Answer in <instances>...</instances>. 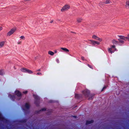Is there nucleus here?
I'll return each instance as SVG.
<instances>
[{"instance_id": "f257e3e1", "label": "nucleus", "mask_w": 129, "mask_h": 129, "mask_svg": "<svg viewBox=\"0 0 129 129\" xmlns=\"http://www.w3.org/2000/svg\"><path fill=\"white\" fill-rule=\"evenodd\" d=\"M116 50L115 46L114 45H111L110 47L108 48V52L111 53H113Z\"/></svg>"}, {"instance_id": "f03ea898", "label": "nucleus", "mask_w": 129, "mask_h": 129, "mask_svg": "<svg viewBox=\"0 0 129 129\" xmlns=\"http://www.w3.org/2000/svg\"><path fill=\"white\" fill-rule=\"evenodd\" d=\"M70 6L69 5H64L61 9V11L64 12L68 10L70 8Z\"/></svg>"}, {"instance_id": "7ed1b4c3", "label": "nucleus", "mask_w": 129, "mask_h": 129, "mask_svg": "<svg viewBox=\"0 0 129 129\" xmlns=\"http://www.w3.org/2000/svg\"><path fill=\"white\" fill-rule=\"evenodd\" d=\"M20 70L22 72L28 73L30 74H31L33 73L31 70L26 68H22Z\"/></svg>"}, {"instance_id": "20e7f679", "label": "nucleus", "mask_w": 129, "mask_h": 129, "mask_svg": "<svg viewBox=\"0 0 129 129\" xmlns=\"http://www.w3.org/2000/svg\"><path fill=\"white\" fill-rule=\"evenodd\" d=\"M16 30V29L15 28L12 29L7 33V36H10L11 35L13 34Z\"/></svg>"}, {"instance_id": "39448f33", "label": "nucleus", "mask_w": 129, "mask_h": 129, "mask_svg": "<svg viewBox=\"0 0 129 129\" xmlns=\"http://www.w3.org/2000/svg\"><path fill=\"white\" fill-rule=\"evenodd\" d=\"M89 92L88 90L86 89L83 91L82 93L85 97L86 98L89 96Z\"/></svg>"}, {"instance_id": "423d86ee", "label": "nucleus", "mask_w": 129, "mask_h": 129, "mask_svg": "<svg viewBox=\"0 0 129 129\" xmlns=\"http://www.w3.org/2000/svg\"><path fill=\"white\" fill-rule=\"evenodd\" d=\"M92 38L93 39L98 40L100 42H102L103 40L102 38L98 37L95 35H93L92 36Z\"/></svg>"}, {"instance_id": "0eeeda50", "label": "nucleus", "mask_w": 129, "mask_h": 129, "mask_svg": "<svg viewBox=\"0 0 129 129\" xmlns=\"http://www.w3.org/2000/svg\"><path fill=\"white\" fill-rule=\"evenodd\" d=\"M29 107V105L28 103H26L25 105L24 106L23 109L24 110H26L28 109Z\"/></svg>"}, {"instance_id": "6e6552de", "label": "nucleus", "mask_w": 129, "mask_h": 129, "mask_svg": "<svg viewBox=\"0 0 129 129\" xmlns=\"http://www.w3.org/2000/svg\"><path fill=\"white\" fill-rule=\"evenodd\" d=\"M90 41L91 42V44L93 45H94L95 44L99 45L100 44V43L98 42L92 40H90Z\"/></svg>"}, {"instance_id": "1a4fd4ad", "label": "nucleus", "mask_w": 129, "mask_h": 129, "mask_svg": "<svg viewBox=\"0 0 129 129\" xmlns=\"http://www.w3.org/2000/svg\"><path fill=\"white\" fill-rule=\"evenodd\" d=\"M15 94L18 97H20L21 95V93L18 91L16 90L15 91Z\"/></svg>"}, {"instance_id": "9d476101", "label": "nucleus", "mask_w": 129, "mask_h": 129, "mask_svg": "<svg viewBox=\"0 0 129 129\" xmlns=\"http://www.w3.org/2000/svg\"><path fill=\"white\" fill-rule=\"evenodd\" d=\"M60 49L66 53H68L69 51V50L68 49L62 47L60 48Z\"/></svg>"}, {"instance_id": "9b49d317", "label": "nucleus", "mask_w": 129, "mask_h": 129, "mask_svg": "<svg viewBox=\"0 0 129 129\" xmlns=\"http://www.w3.org/2000/svg\"><path fill=\"white\" fill-rule=\"evenodd\" d=\"M119 37L120 38V39H122L125 41L127 40V38L126 37H125L123 36H119Z\"/></svg>"}, {"instance_id": "f8f14e48", "label": "nucleus", "mask_w": 129, "mask_h": 129, "mask_svg": "<svg viewBox=\"0 0 129 129\" xmlns=\"http://www.w3.org/2000/svg\"><path fill=\"white\" fill-rule=\"evenodd\" d=\"M125 7L127 8H129V0H127L126 1Z\"/></svg>"}, {"instance_id": "ddd939ff", "label": "nucleus", "mask_w": 129, "mask_h": 129, "mask_svg": "<svg viewBox=\"0 0 129 129\" xmlns=\"http://www.w3.org/2000/svg\"><path fill=\"white\" fill-rule=\"evenodd\" d=\"M112 43L114 45H116L118 43V42L115 39H113L112 41Z\"/></svg>"}, {"instance_id": "4468645a", "label": "nucleus", "mask_w": 129, "mask_h": 129, "mask_svg": "<svg viewBox=\"0 0 129 129\" xmlns=\"http://www.w3.org/2000/svg\"><path fill=\"white\" fill-rule=\"evenodd\" d=\"M82 20V19L81 18H78L77 19V21L78 23L81 22Z\"/></svg>"}, {"instance_id": "2eb2a0df", "label": "nucleus", "mask_w": 129, "mask_h": 129, "mask_svg": "<svg viewBox=\"0 0 129 129\" xmlns=\"http://www.w3.org/2000/svg\"><path fill=\"white\" fill-rule=\"evenodd\" d=\"M5 43V42L4 41L2 42H0V48H1L3 47Z\"/></svg>"}, {"instance_id": "dca6fc26", "label": "nucleus", "mask_w": 129, "mask_h": 129, "mask_svg": "<svg viewBox=\"0 0 129 129\" xmlns=\"http://www.w3.org/2000/svg\"><path fill=\"white\" fill-rule=\"evenodd\" d=\"M93 120H91V121H87L86 122V124H88L93 123Z\"/></svg>"}, {"instance_id": "f3484780", "label": "nucleus", "mask_w": 129, "mask_h": 129, "mask_svg": "<svg viewBox=\"0 0 129 129\" xmlns=\"http://www.w3.org/2000/svg\"><path fill=\"white\" fill-rule=\"evenodd\" d=\"M4 118L3 117L1 114L0 113V120L2 121H4Z\"/></svg>"}, {"instance_id": "a211bd4d", "label": "nucleus", "mask_w": 129, "mask_h": 129, "mask_svg": "<svg viewBox=\"0 0 129 129\" xmlns=\"http://www.w3.org/2000/svg\"><path fill=\"white\" fill-rule=\"evenodd\" d=\"M48 53V54L51 55H53L54 54V52L51 51H49Z\"/></svg>"}, {"instance_id": "6ab92c4d", "label": "nucleus", "mask_w": 129, "mask_h": 129, "mask_svg": "<svg viewBox=\"0 0 129 129\" xmlns=\"http://www.w3.org/2000/svg\"><path fill=\"white\" fill-rule=\"evenodd\" d=\"M33 96L34 98L37 100H38L39 99V97L36 95L34 94Z\"/></svg>"}, {"instance_id": "aec40b11", "label": "nucleus", "mask_w": 129, "mask_h": 129, "mask_svg": "<svg viewBox=\"0 0 129 129\" xmlns=\"http://www.w3.org/2000/svg\"><path fill=\"white\" fill-rule=\"evenodd\" d=\"M110 3V0H105V3L106 4H109Z\"/></svg>"}, {"instance_id": "412c9836", "label": "nucleus", "mask_w": 129, "mask_h": 129, "mask_svg": "<svg viewBox=\"0 0 129 129\" xmlns=\"http://www.w3.org/2000/svg\"><path fill=\"white\" fill-rule=\"evenodd\" d=\"M75 96L76 98H79L80 97V95L78 94H76Z\"/></svg>"}, {"instance_id": "4be33fe9", "label": "nucleus", "mask_w": 129, "mask_h": 129, "mask_svg": "<svg viewBox=\"0 0 129 129\" xmlns=\"http://www.w3.org/2000/svg\"><path fill=\"white\" fill-rule=\"evenodd\" d=\"M4 72L3 71L0 70V75H2L4 74Z\"/></svg>"}, {"instance_id": "5701e85b", "label": "nucleus", "mask_w": 129, "mask_h": 129, "mask_svg": "<svg viewBox=\"0 0 129 129\" xmlns=\"http://www.w3.org/2000/svg\"><path fill=\"white\" fill-rule=\"evenodd\" d=\"M20 38H21V39H22L23 40H24L25 39V37L24 36H21L20 37Z\"/></svg>"}, {"instance_id": "b1692460", "label": "nucleus", "mask_w": 129, "mask_h": 129, "mask_svg": "<svg viewBox=\"0 0 129 129\" xmlns=\"http://www.w3.org/2000/svg\"><path fill=\"white\" fill-rule=\"evenodd\" d=\"M121 39H119L118 40L120 42L123 43L124 42V41L123 40H121Z\"/></svg>"}, {"instance_id": "393cba45", "label": "nucleus", "mask_w": 129, "mask_h": 129, "mask_svg": "<svg viewBox=\"0 0 129 129\" xmlns=\"http://www.w3.org/2000/svg\"><path fill=\"white\" fill-rule=\"evenodd\" d=\"M11 95H9V96L11 97V98H12L13 99H14V98H15V95H13L11 96Z\"/></svg>"}, {"instance_id": "a878e982", "label": "nucleus", "mask_w": 129, "mask_h": 129, "mask_svg": "<svg viewBox=\"0 0 129 129\" xmlns=\"http://www.w3.org/2000/svg\"><path fill=\"white\" fill-rule=\"evenodd\" d=\"M22 42L20 41H19L17 42V44L18 45L20 44H21Z\"/></svg>"}, {"instance_id": "bb28decb", "label": "nucleus", "mask_w": 129, "mask_h": 129, "mask_svg": "<svg viewBox=\"0 0 129 129\" xmlns=\"http://www.w3.org/2000/svg\"><path fill=\"white\" fill-rule=\"evenodd\" d=\"M81 59L83 60H85V59L84 58V57L83 56H82L81 57Z\"/></svg>"}, {"instance_id": "cd10ccee", "label": "nucleus", "mask_w": 129, "mask_h": 129, "mask_svg": "<svg viewBox=\"0 0 129 129\" xmlns=\"http://www.w3.org/2000/svg\"><path fill=\"white\" fill-rule=\"evenodd\" d=\"M37 75H42V74L41 73H40V72H39V73H37Z\"/></svg>"}, {"instance_id": "c85d7f7f", "label": "nucleus", "mask_w": 129, "mask_h": 129, "mask_svg": "<svg viewBox=\"0 0 129 129\" xmlns=\"http://www.w3.org/2000/svg\"><path fill=\"white\" fill-rule=\"evenodd\" d=\"M27 91H24L23 92V93H24V94H26L27 93Z\"/></svg>"}, {"instance_id": "c756f323", "label": "nucleus", "mask_w": 129, "mask_h": 129, "mask_svg": "<svg viewBox=\"0 0 129 129\" xmlns=\"http://www.w3.org/2000/svg\"><path fill=\"white\" fill-rule=\"evenodd\" d=\"M106 87H107V86H104V87L103 88V89L102 90V91H103V90H104L106 88Z\"/></svg>"}, {"instance_id": "7c9ffc66", "label": "nucleus", "mask_w": 129, "mask_h": 129, "mask_svg": "<svg viewBox=\"0 0 129 129\" xmlns=\"http://www.w3.org/2000/svg\"><path fill=\"white\" fill-rule=\"evenodd\" d=\"M88 67H89V68H91V69H92V68L91 67V66L89 64H88Z\"/></svg>"}, {"instance_id": "2f4dec72", "label": "nucleus", "mask_w": 129, "mask_h": 129, "mask_svg": "<svg viewBox=\"0 0 129 129\" xmlns=\"http://www.w3.org/2000/svg\"><path fill=\"white\" fill-rule=\"evenodd\" d=\"M3 29V28L1 26H0V31Z\"/></svg>"}, {"instance_id": "473e14b6", "label": "nucleus", "mask_w": 129, "mask_h": 129, "mask_svg": "<svg viewBox=\"0 0 129 129\" xmlns=\"http://www.w3.org/2000/svg\"><path fill=\"white\" fill-rule=\"evenodd\" d=\"M45 110H46V109L45 108H44V109H42L41 110L42 111H45Z\"/></svg>"}, {"instance_id": "72a5a7b5", "label": "nucleus", "mask_w": 129, "mask_h": 129, "mask_svg": "<svg viewBox=\"0 0 129 129\" xmlns=\"http://www.w3.org/2000/svg\"><path fill=\"white\" fill-rule=\"evenodd\" d=\"M53 22V20H51L50 21V23H52Z\"/></svg>"}, {"instance_id": "f704fd0d", "label": "nucleus", "mask_w": 129, "mask_h": 129, "mask_svg": "<svg viewBox=\"0 0 129 129\" xmlns=\"http://www.w3.org/2000/svg\"><path fill=\"white\" fill-rule=\"evenodd\" d=\"M92 96L91 98H89V100H91V99H92Z\"/></svg>"}, {"instance_id": "c9c22d12", "label": "nucleus", "mask_w": 129, "mask_h": 129, "mask_svg": "<svg viewBox=\"0 0 129 129\" xmlns=\"http://www.w3.org/2000/svg\"><path fill=\"white\" fill-rule=\"evenodd\" d=\"M73 117H74L75 118H76V116H73Z\"/></svg>"}, {"instance_id": "e433bc0d", "label": "nucleus", "mask_w": 129, "mask_h": 129, "mask_svg": "<svg viewBox=\"0 0 129 129\" xmlns=\"http://www.w3.org/2000/svg\"><path fill=\"white\" fill-rule=\"evenodd\" d=\"M102 3V2H100V4H101V3Z\"/></svg>"}, {"instance_id": "4c0bfd02", "label": "nucleus", "mask_w": 129, "mask_h": 129, "mask_svg": "<svg viewBox=\"0 0 129 129\" xmlns=\"http://www.w3.org/2000/svg\"><path fill=\"white\" fill-rule=\"evenodd\" d=\"M57 52V51H56H56H55V53H56V52Z\"/></svg>"}, {"instance_id": "58836bf2", "label": "nucleus", "mask_w": 129, "mask_h": 129, "mask_svg": "<svg viewBox=\"0 0 129 129\" xmlns=\"http://www.w3.org/2000/svg\"><path fill=\"white\" fill-rule=\"evenodd\" d=\"M40 69H39L38 70V71H40Z\"/></svg>"}, {"instance_id": "ea45409f", "label": "nucleus", "mask_w": 129, "mask_h": 129, "mask_svg": "<svg viewBox=\"0 0 129 129\" xmlns=\"http://www.w3.org/2000/svg\"><path fill=\"white\" fill-rule=\"evenodd\" d=\"M61 52H62V51H62V50H61Z\"/></svg>"}, {"instance_id": "a19ab883", "label": "nucleus", "mask_w": 129, "mask_h": 129, "mask_svg": "<svg viewBox=\"0 0 129 129\" xmlns=\"http://www.w3.org/2000/svg\"><path fill=\"white\" fill-rule=\"evenodd\" d=\"M20 99V98H19L18 99V100H19V99Z\"/></svg>"}]
</instances>
